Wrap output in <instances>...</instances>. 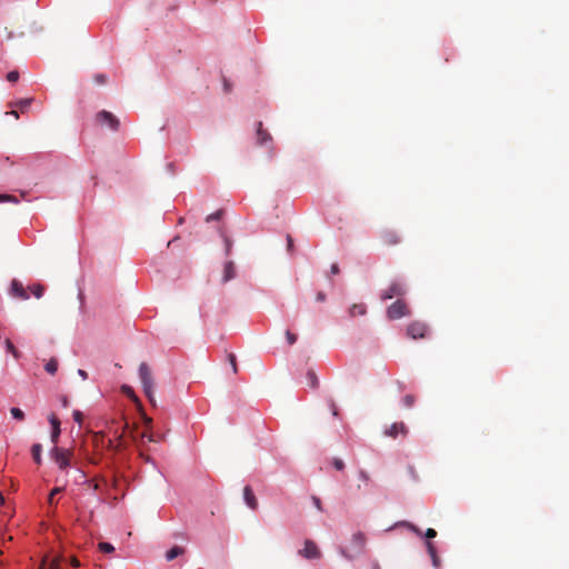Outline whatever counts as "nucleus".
I'll use <instances>...</instances> for the list:
<instances>
[{
	"label": "nucleus",
	"instance_id": "4c0bfd02",
	"mask_svg": "<svg viewBox=\"0 0 569 569\" xmlns=\"http://www.w3.org/2000/svg\"><path fill=\"white\" fill-rule=\"evenodd\" d=\"M286 338L289 345H293L297 341V336L289 330L286 332Z\"/></svg>",
	"mask_w": 569,
	"mask_h": 569
},
{
	"label": "nucleus",
	"instance_id": "ea45409f",
	"mask_svg": "<svg viewBox=\"0 0 569 569\" xmlns=\"http://www.w3.org/2000/svg\"><path fill=\"white\" fill-rule=\"evenodd\" d=\"M94 81L98 84H103L107 81V77L104 74H101V73L100 74H96L94 76Z\"/></svg>",
	"mask_w": 569,
	"mask_h": 569
},
{
	"label": "nucleus",
	"instance_id": "a878e982",
	"mask_svg": "<svg viewBox=\"0 0 569 569\" xmlns=\"http://www.w3.org/2000/svg\"><path fill=\"white\" fill-rule=\"evenodd\" d=\"M416 402V397L413 395H406L403 398H402V405L406 407V408H411Z\"/></svg>",
	"mask_w": 569,
	"mask_h": 569
},
{
	"label": "nucleus",
	"instance_id": "a18cd8bd",
	"mask_svg": "<svg viewBox=\"0 0 569 569\" xmlns=\"http://www.w3.org/2000/svg\"><path fill=\"white\" fill-rule=\"evenodd\" d=\"M339 271H340V270H339V266H338L337 263H333V264L331 266V273H332V274H338V273H339Z\"/></svg>",
	"mask_w": 569,
	"mask_h": 569
},
{
	"label": "nucleus",
	"instance_id": "8fccbe9b",
	"mask_svg": "<svg viewBox=\"0 0 569 569\" xmlns=\"http://www.w3.org/2000/svg\"><path fill=\"white\" fill-rule=\"evenodd\" d=\"M8 114L13 116L16 119H18V118H19V113H18V111H16V110H12V111L8 112Z\"/></svg>",
	"mask_w": 569,
	"mask_h": 569
},
{
	"label": "nucleus",
	"instance_id": "a19ab883",
	"mask_svg": "<svg viewBox=\"0 0 569 569\" xmlns=\"http://www.w3.org/2000/svg\"><path fill=\"white\" fill-rule=\"evenodd\" d=\"M311 500H312V502H313L315 507H316L318 510L322 511V503H321V500H320L318 497H316V496H312Z\"/></svg>",
	"mask_w": 569,
	"mask_h": 569
},
{
	"label": "nucleus",
	"instance_id": "58836bf2",
	"mask_svg": "<svg viewBox=\"0 0 569 569\" xmlns=\"http://www.w3.org/2000/svg\"><path fill=\"white\" fill-rule=\"evenodd\" d=\"M332 463L337 470H342L345 468V462L339 458H335Z\"/></svg>",
	"mask_w": 569,
	"mask_h": 569
},
{
	"label": "nucleus",
	"instance_id": "9b49d317",
	"mask_svg": "<svg viewBox=\"0 0 569 569\" xmlns=\"http://www.w3.org/2000/svg\"><path fill=\"white\" fill-rule=\"evenodd\" d=\"M380 239L386 246H397L401 241L400 234L392 229H386L380 233Z\"/></svg>",
	"mask_w": 569,
	"mask_h": 569
},
{
	"label": "nucleus",
	"instance_id": "37998d69",
	"mask_svg": "<svg viewBox=\"0 0 569 569\" xmlns=\"http://www.w3.org/2000/svg\"><path fill=\"white\" fill-rule=\"evenodd\" d=\"M359 477L363 481H368L369 480V475L365 470H360L359 471Z\"/></svg>",
	"mask_w": 569,
	"mask_h": 569
},
{
	"label": "nucleus",
	"instance_id": "473e14b6",
	"mask_svg": "<svg viewBox=\"0 0 569 569\" xmlns=\"http://www.w3.org/2000/svg\"><path fill=\"white\" fill-rule=\"evenodd\" d=\"M7 201L18 203V199L14 196L0 194V202H7Z\"/></svg>",
	"mask_w": 569,
	"mask_h": 569
},
{
	"label": "nucleus",
	"instance_id": "7c9ffc66",
	"mask_svg": "<svg viewBox=\"0 0 569 569\" xmlns=\"http://www.w3.org/2000/svg\"><path fill=\"white\" fill-rule=\"evenodd\" d=\"M32 102V99L31 98H26V99H21L17 106L23 111L26 110L27 108H29V106L31 104Z\"/></svg>",
	"mask_w": 569,
	"mask_h": 569
},
{
	"label": "nucleus",
	"instance_id": "864d4df0",
	"mask_svg": "<svg viewBox=\"0 0 569 569\" xmlns=\"http://www.w3.org/2000/svg\"><path fill=\"white\" fill-rule=\"evenodd\" d=\"M117 486H118V480H117V479H114V480H113V482H112V487H113V488H117Z\"/></svg>",
	"mask_w": 569,
	"mask_h": 569
},
{
	"label": "nucleus",
	"instance_id": "7ed1b4c3",
	"mask_svg": "<svg viewBox=\"0 0 569 569\" xmlns=\"http://www.w3.org/2000/svg\"><path fill=\"white\" fill-rule=\"evenodd\" d=\"M409 315L410 309L408 305L401 299L391 303L387 309V317L390 320H397Z\"/></svg>",
	"mask_w": 569,
	"mask_h": 569
},
{
	"label": "nucleus",
	"instance_id": "0eeeda50",
	"mask_svg": "<svg viewBox=\"0 0 569 569\" xmlns=\"http://www.w3.org/2000/svg\"><path fill=\"white\" fill-rule=\"evenodd\" d=\"M437 536V531L432 528H428L427 531L425 532V537L427 539H432ZM426 548H427V551L432 560V565L438 568L440 566V559L438 557V553H437V550H436V547L435 545L427 540L426 541Z\"/></svg>",
	"mask_w": 569,
	"mask_h": 569
},
{
	"label": "nucleus",
	"instance_id": "a211bd4d",
	"mask_svg": "<svg viewBox=\"0 0 569 569\" xmlns=\"http://www.w3.org/2000/svg\"><path fill=\"white\" fill-rule=\"evenodd\" d=\"M183 553H184V548H182L180 546H174L170 550L167 551L166 560L172 561L173 559H176L177 557H179Z\"/></svg>",
	"mask_w": 569,
	"mask_h": 569
},
{
	"label": "nucleus",
	"instance_id": "c756f323",
	"mask_svg": "<svg viewBox=\"0 0 569 569\" xmlns=\"http://www.w3.org/2000/svg\"><path fill=\"white\" fill-rule=\"evenodd\" d=\"M61 560H62L61 556L53 558L50 561L48 569H61V567H60Z\"/></svg>",
	"mask_w": 569,
	"mask_h": 569
},
{
	"label": "nucleus",
	"instance_id": "dca6fc26",
	"mask_svg": "<svg viewBox=\"0 0 569 569\" xmlns=\"http://www.w3.org/2000/svg\"><path fill=\"white\" fill-rule=\"evenodd\" d=\"M271 141V136L268 131L263 130L262 123H258L257 128V142L260 146H266L268 142Z\"/></svg>",
	"mask_w": 569,
	"mask_h": 569
},
{
	"label": "nucleus",
	"instance_id": "b1692460",
	"mask_svg": "<svg viewBox=\"0 0 569 569\" xmlns=\"http://www.w3.org/2000/svg\"><path fill=\"white\" fill-rule=\"evenodd\" d=\"M32 295L36 297V298H41L43 296V292H44V288L43 286L39 284V283H36V284H32L28 288Z\"/></svg>",
	"mask_w": 569,
	"mask_h": 569
},
{
	"label": "nucleus",
	"instance_id": "e433bc0d",
	"mask_svg": "<svg viewBox=\"0 0 569 569\" xmlns=\"http://www.w3.org/2000/svg\"><path fill=\"white\" fill-rule=\"evenodd\" d=\"M329 407H330V410L332 412V416L338 418L339 417V409H338V407H337V405H336V402L333 400L329 401Z\"/></svg>",
	"mask_w": 569,
	"mask_h": 569
},
{
	"label": "nucleus",
	"instance_id": "f704fd0d",
	"mask_svg": "<svg viewBox=\"0 0 569 569\" xmlns=\"http://www.w3.org/2000/svg\"><path fill=\"white\" fill-rule=\"evenodd\" d=\"M221 237L223 238V241H224L226 254H230L231 247H232L231 240L227 236H224L222 232H221Z\"/></svg>",
	"mask_w": 569,
	"mask_h": 569
},
{
	"label": "nucleus",
	"instance_id": "412c9836",
	"mask_svg": "<svg viewBox=\"0 0 569 569\" xmlns=\"http://www.w3.org/2000/svg\"><path fill=\"white\" fill-rule=\"evenodd\" d=\"M121 391L134 403H140L137 395L134 393L133 389L130 386H122Z\"/></svg>",
	"mask_w": 569,
	"mask_h": 569
},
{
	"label": "nucleus",
	"instance_id": "09e8293b",
	"mask_svg": "<svg viewBox=\"0 0 569 569\" xmlns=\"http://www.w3.org/2000/svg\"><path fill=\"white\" fill-rule=\"evenodd\" d=\"M78 373H79L83 379H87V377H88L87 372H86L84 370H82V369H79V370H78Z\"/></svg>",
	"mask_w": 569,
	"mask_h": 569
},
{
	"label": "nucleus",
	"instance_id": "aec40b11",
	"mask_svg": "<svg viewBox=\"0 0 569 569\" xmlns=\"http://www.w3.org/2000/svg\"><path fill=\"white\" fill-rule=\"evenodd\" d=\"M41 452H42V446L40 443H34L31 447V455L37 465L41 463Z\"/></svg>",
	"mask_w": 569,
	"mask_h": 569
},
{
	"label": "nucleus",
	"instance_id": "5fc2aeb1",
	"mask_svg": "<svg viewBox=\"0 0 569 569\" xmlns=\"http://www.w3.org/2000/svg\"><path fill=\"white\" fill-rule=\"evenodd\" d=\"M372 569H381L378 563H373Z\"/></svg>",
	"mask_w": 569,
	"mask_h": 569
},
{
	"label": "nucleus",
	"instance_id": "2f4dec72",
	"mask_svg": "<svg viewBox=\"0 0 569 569\" xmlns=\"http://www.w3.org/2000/svg\"><path fill=\"white\" fill-rule=\"evenodd\" d=\"M401 526H405L406 528L410 529L411 531H413L418 536L422 535L421 530L417 526H415L413 523L405 521V522H401Z\"/></svg>",
	"mask_w": 569,
	"mask_h": 569
},
{
	"label": "nucleus",
	"instance_id": "c03bdc74",
	"mask_svg": "<svg viewBox=\"0 0 569 569\" xmlns=\"http://www.w3.org/2000/svg\"><path fill=\"white\" fill-rule=\"evenodd\" d=\"M287 242H288V250L291 251L292 248H293V240L291 238V236H287Z\"/></svg>",
	"mask_w": 569,
	"mask_h": 569
},
{
	"label": "nucleus",
	"instance_id": "49530a36",
	"mask_svg": "<svg viewBox=\"0 0 569 569\" xmlns=\"http://www.w3.org/2000/svg\"><path fill=\"white\" fill-rule=\"evenodd\" d=\"M325 299H326V295H325L323 292H319V293L317 295V300H318V301H320V302H321V301H325Z\"/></svg>",
	"mask_w": 569,
	"mask_h": 569
},
{
	"label": "nucleus",
	"instance_id": "4be33fe9",
	"mask_svg": "<svg viewBox=\"0 0 569 569\" xmlns=\"http://www.w3.org/2000/svg\"><path fill=\"white\" fill-rule=\"evenodd\" d=\"M306 378L310 388L316 389L319 386V381L315 371L309 370Z\"/></svg>",
	"mask_w": 569,
	"mask_h": 569
},
{
	"label": "nucleus",
	"instance_id": "4468645a",
	"mask_svg": "<svg viewBox=\"0 0 569 569\" xmlns=\"http://www.w3.org/2000/svg\"><path fill=\"white\" fill-rule=\"evenodd\" d=\"M222 359V371L226 376L237 373L236 358H221Z\"/></svg>",
	"mask_w": 569,
	"mask_h": 569
},
{
	"label": "nucleus",
	"instance_id": "2eb2a0df",
	"mask_svg": "<svg viewBox=\"0 0 569 569\" xmlns=\"http://www.w3.org/2000/svg\"><path fill=\"white\" fill-rule=\"evenodd\" d=\"M49 422L52 426L51 441L53 443H57L58 442V438L60 436V431H61L60 430V421L57 418V416L52 413V415L49 416Z\"/></svg>",
	"mask_w": 569,
	"mask_h": 569
},
{
	"label": "nucleus",
	"instance_id": "6e6552de",
	"mask_svg": "<svg viewBox=\"0 0 569 569\" xmlns=\"http://www.w3.org/2000/svg\"><path fill=\"white\" fill-rule=\"evenodd\" d=\"M405 293H406V288H405L403 283H401L399 281H393L389 286L388 289L382 291L380 297L382 300H388V299H392L393 297H401Z\"/></svg>",
	"mask_w": 569,
	"mask_h": 569
},
{
	"label": "nucleus",
	"instance_id": "4d7b16f0",
	"mask_svg": "<svg viewBox=\"0 0 569 569\" xmlns=\"http://www.w3.org/2000/svg\"><path fill=\"white\" fill-rule=\"evenodd\" d=\"M44 565H46V559L42 561V563H41L39 569H43Z\"/></svg>",
	"mask_w": 569,
	"mask_h": 569
},
{
	"label": "nucleus",
	"instance_id": "f3484780",
	"mask_svg": "<svg viewBox=\"0 0 569 569\" xmlns=\"http://www.w3.org/2000/svg\"><path fill=\"white\" fill-rule=\"evenodd\" d=\"M236 277V268L232 261H228L224 264L223 281L227 282Z\"/></svg>",
	"mask_w": 569,
	"mask_h": 569
},
{
	"label": "nucleus",
	"instance_id": "de8ad7c7",
	"mask_svg": "<svg viewBox=\"0 0 569 569\" xmlns=\"http://www.w3.org/2000/svg\"><path fill=\"white\" fill-rule=\"evenodd\" d=\"M71 566H73V567H79V566H80L79 560H78L77 558H74V557H73V558L71 559Z\"/></svg>",
	"mask_w": 569,
	"mask_h": 569
},
{
	"label": "nucleus",
	"instance_id": "5701e85b",
	"mask_svg": "<svg viewBox=\"0 0 569 569\" xmlns=\"http://www.w3.org/2000/svg\"><path fill=\"white\" fill-rule=\"evenodd\" d=\"M44 369L50 375H54L56 371L58 370V362L54 358H50L46 363H44Z\"/></svg>",
	"mask_w": 569,
	"mask_h": 569
},
{
	"label": "nucleus",
	"instance_id": "603ef678",
	"mask_svg": "<svg viewBox=\"0 0 569 569\" xmlns=\"http://www.w3.org/2000/svg\"><path fill=\"white\" fill-rule=\"evenodd\" d=\"M13 38V33L11 31L7 32V39L11 40Z\"/></svg>",
	"mask_w": 569,
	"mask_h": 569
},
{
	"label": "nucleus",
	"instance_id": "393cba45",
	"mask_svg": "<svg viewBox=\"0 0 569 569\" xmlns=\"http://www.w3.org/2000/svg\"><path fill=\"white\" fill-rule=\"evenodd\" d=\"M98 548L101 552L111 553L114 551V547L109 542H100Z\"/></svg>",
	"mask_w": 569,
	"mask_h": 569
},
{
	"label": "nucleus",
	"instance_id": "c9c22d12",
	"mask_svg": "<svg viewBox=\"0 0 569 569\" xmlns=\"http://www.w3.org/2000/svg\"><path fill=\"white\" fill-rule=\"evenodd\" d=\"M6 348H7V352H10L13 356H17V349H16L14 345L9 339L6 340Z\"/></svg>",
	"mask_w": 569,
	"mask_h": 569
},
{
	"label": "nucleus",
	"instance_id": "f8f14e48",
	"mask_svg": "<svg viewBox=\"0 0 569 569\" xmlns=\"http://www.w3.org/2000/svg\"><path fill=\"white\" fill-rule=\"evenodd\" d=\"M11 295L18 299H21V300H27L29 299V293L27 291V289L23 287V284L17 280V279H13L12 282H11V290H10Z\"/></svg>",
	"mask_w": 569,
	"mask_h": 569
},
{
	"label": "nucleus",
	"instance_id": "3c124183",
	"mask_svg": "<svg viewBox=\"0 0 569 569\" xmlns=\"http://www.w3.org/2000/svg\"><path fill=\"white\" fill-rule=\"evenodd\" d=\"M91 486L93 491H97L100 488L98 482H93Z\"/></svg>",
	"mask_w": 569,
	"mask_h": 569
},
{
	"label": "nucleus",
	"instance_id": "c85d7f7f",
	"mask_svg": "<svg viewBox=\"0 0 569 569\" xmlns=\"http://www.w3.org/2000/svg\"><path fill=\"white\" fill-rule=\"evenodd\" d=\"M222 214H223V210H218V211L207 216L206 221L210 222L213 220H219V219H221Z\"/></svg>",
	"mask_w": 569,
	"mask_h": 569
},
{
	"label": "nucleus",
	"instance_id": "9d476101",
	"mask_svg": "<svg viewBox=\"0 0 569 569\" xmlns=\"http://www.w3.org/2000/svg\"><path fill=\"white\" fill-rule=\"evenodd\" d=\"M408 429L403 422H395L383 431V435L386 437H390L393 439H396L398 436L406 437Z\"/></svg>",
	"mask_w": 569,
	"mask_h": 569
},
{
	"label": "nucleus",
	"instance_id": "72a5a7b5",
	"mask_svg": "<svg viewBox=\"0 0 569 569\" xmlns=\"http://www.w3.org/2000/svg\"><path fill=\"white\" fill-rule=\"evenodd\" d=\"M19 79V72L17 70L10 71L7 74V80L10 82H17Z\"/></svg>",
	"mask_w": 569,
	"mask_h": 569
},
{
	"label": "nucleus",
	"instance_id": "39448f33",
	"mask_svg": "<svg viewBox=\"0 0 569 569\" xmlns=\"http://www.w3.org/2000/svg\"><path fill=\"white\" fill-rule=\"evenodd\" d=\"M51 456L59 468L64 470L70 466L73 453L71 450L54 447L51 451Z\"/></svg>",
	"mask_w": 569,
	"mask_h": 569
},
{
	"label": "nucleus",
	"instance_id": "20e7f679",
	"mask_svg": "<svg viewBox=\"0 0 569 569\" xmlns=\"http://www.w3.org/2000/svg\"><path fill=\"white\" fill-rule=\"evenodd\" d=\"M96 122L102 127H108L112 131H117L120 127L119 119L113 113L106 110L96 114Z\"/></svg>",
	"mask_w": 569,
	"mask_h": 569
},
{
	"label": "nucleus",
	"instance_id": "79ce46f5",
	"mask_svg": "<svg viewBox=\"0 0 569 569\" xmlns=\"http://www.w3.org/2000/svg\"><path fill=\"white\" fill-rule=\"evenodd\" d=\"M73 419L74 421H77L78 423H81L82 422V413L78 410H76L73 412Z\"/></svg>",
	"mask_w": 569,
	"mask_h": 569
},
{
	"label": "nucleus",
	"instance_id": "6ab92c4d",
	"mask_svg": "<svg viewBox=\"0 0 569 569\" xmlns=\"http://www.w3.org/2000/svg\"><path fill=\"white\" fill-rule=\"evenodd\" d=\"M367 311V308L363 303H355L350 307L349 309V315L350 317H356V316H363Z\"/></svg>",
	"mask_w": 569,
	"mask_h": 569
},
{
	"label": "nucleus",
	"instance_id": "f257e3e1",
	"mask_svg": "<svg viewBox=\"0 0 569 569\" xmlns=\"http://www.w3.org/2000/svg\"><path fill=\"white\" fill-rule=\"evenodd\" d=\"M139 379L142 385L146 397L152 405H154V380L151 369L146 362H142L139 367Z\"/></svg>",
	"mask_w": 569,
	"mask_h": 569
},
{
	"label": "nucleus",
	"instance_id": "ddd939ff",
	"mask_svg": "<svg viewBox=\"0 0 569 569\" xmlns=\"http://www.w3.org/2000/svg\"><path fill=\"white\" fill-rule=\"evenodd\" d=\"M243 499L250 509L256 510L258 508V500L250 486L244 487Z\"/></svg>",
	"mask_w": 569,
	"mask_h": 569
},
{
	"label": "nucleus",
	"instance_id": "bb28decb",
	"mask_svg": "<svg viewBox=\"0 0 569 569\" xmlns=\"http://www.w3.org/2000/svg\"><path fill=\"white\" fill-rule=\"evenodd\" d=\"M10 412L12 417L19 421H22L24 419V412L19 408H11Z\"/></svg>",
	"mask_w": 569,
	"mask_h": 569
},
{
	"label": "nucleus",
	"instance_id": "f03ea898",
	"mask_svg": "<svg viewBox=\"0 0 569 569\" xmlns=\"http://www.w3.org/2000/svg\"><path fill=\"white\" fill-rule=\"evenodd\" d=\"M366 541V536L362 532H357L352 535L350 547L342 549L341 553L348 559H353L365 551Z\"/></svg>",
	"mask_w": 569,
	"mask_h": 569
},
{
	"label": "nucleus",
	"instance_id": "cd10ccee",
	"mask_svg": "<svg viewBox=\"0 0 569 569\" xmlns=\"http://www.w3.org/2000/svg\"><path fill=\"white\" fill-rule=\"evenodd\" d=\"M62 490H63V488H61V487H56L51 490L49 498H48L49 505H51V506L54 505L53 498H56V495L60 493Z\"/></svg>",
	"mask_w": 569,
	"mask_h": 569
},
{
	"label": "nucleus",
	"instance_id": "1a4fd4ad",
	"mask_svg": "<svg viewBox=\"0 0 569 569\" xmlns=\"http://www.w3.org/2000/svg\"><path fill=\"white\" fill-rule=\"evenodd\" d=\"M299 555L306 559H319L321 557V551L312 540H306L305 547L299 551Z\"/></svg>",
	"mask_w": 569,
	"mask_h": 569
},
{
	"label": "nucleus",
	"instance_id": "6e6d98bb",
	"mask_svg": "<svg viewBox=\"0 0 569 569\" xmlns=\"http://www.w3.org/2000/svg\"><path fill=\"white\" fill-rule=\"evenodd\" d=\"M3 501H4V498H3L2 493L0 492V503H3Z\"/></svg>",
	"mask_w": 569,
	"mask_h": 569
},
{
	"label": "nucleus",
	"instance_id": "423d86ee",
	"mask_svg": "<svg viewBox=\"0 0 569 569\" xmlns=\"http://www.w3.org/2000/svg\"><path fill=\"white\" fill-rule=\"evenodd\" d=\"M429 327L422 321H412L407 326V335L412 339H423L428 336Z\"/></svg>",
	"mask_w": 569,
	"mask_h": 569
}]
</instances>
